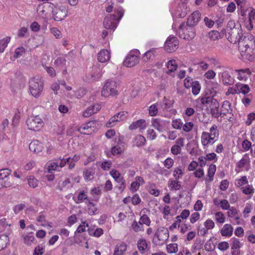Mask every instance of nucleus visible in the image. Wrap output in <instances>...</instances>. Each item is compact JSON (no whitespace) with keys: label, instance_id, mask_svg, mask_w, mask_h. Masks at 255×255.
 <instances>
[{"label":"nucleus","instance_id":"1","mask_svg":"<svg viewBox=\"0 0 255 255\" xmlns=\"http://www.w3.org/2000/svg\"><path fill=\"white\" fill-rule=\"evenodd\" d=\"M222 34L224 35L230 42L234 44L238 43L241 55L244 60L255 61V41L253 35H248L242 39L241 30L236 27L234 20L228 22L226 28L222 30Z\"/></svg>","mask_w":255,"mask_h":255},{"label":"nucleus","instance_id":"2","mask_svg":"<svg viewBox=\"0 0 255 255\" xmlns=\"http://www.w3.org/2000/svg\"><path fill=\"white\" fill-rule=\"evenodd\" d=\"M114 12L117 13V15L111 14L105 18L103 25L105 28L112 29L114 30L117 27V23L124 15V10L121 6L115 7Z\"/></svg>","mask_w":255,"mask_h":255},{"label":"nucleus","instance_id":"3","mask_svg":"<svg viewBox=\"0 0 255 255\" xmlns=\"http://www.w3.org/2000/svg\"><path fill=\"white\" fill-rule=\"evenodd\" d=\"M189 0H175L172 4L170 12L173 18L185 17L189 11L188 2Z\"/></svg>","mask_w":255,"mask_h":255},{"label":"nucleus","instance_id":"4","mask_svg":"<svg viewBox=\"0 0 255 255\" xmlns=\"http://www.w3.org/2000/svg\"><path fill=\"white\" fill-rule=\"evenodd\" d=\"M29 91L31 94L37 98L41 95L43 89V83L39 77H33L29 82Z\"/></svg>","mask_w":255,"mask_h":255},{"label":"nucleus","instance_id":"5","mask_svg":"<svg viewBox=\"0 0 255 255\" xmlns=\"http://www.w3.org/2000/svg\"><path fill=\"white\" fill-rule=\"evenodd\" d=\"M178 33L181 38L190 40L195 36V28L193 26L182 23L179 27Z\"/></svg>","mask_w":255,"mask_h":255},{"label":"nucleus","instance_id":"6","mask_svg":"<svg viewBox=\"0 0 255 255\" xmlns=\"http://www.w3.org/2000/svg\"><path fill=\"white\" fill-rule=\"evenodd\" d=\"M70 157H68L67 159L59 157L48 162L47 163L48 172L51 173L53 171H59L60 169L66 165L67 162H69L70 161Z\"/></svg>","mask_w":255,"mask_h":255},{"label":"nucleus","instance_id":"7","mask_svg":"<svg viewBox=\"0 0 255 255\" xmlns=\"http://www.w3.org/2000/svg\"><path fill=\"white\" fill-rule=\"evenodd\" d=\"M140 52L137 49L130 51L124 61V65L127 67H131L136 65L139 61Z\"/></svg>","mask_w":255,"mask_h":255},{"label":"nucleus","instance_id":"8","mask_svg":"<svg viewBox=\"0 0 255 255\" xmlns=\"http://www.w3.org/2000/svg\"><path fill=\"white\" fill-rule=\"evenodd\" d=\"M118 95L117 90V83L115 81L107 80L102 90V95L105 97H108L111 95Z\"/></svg>","mask_w":255,"mask_h":255},{"label":"nucleus","instance_id":"9","mask_svg":"<svg viewBox=\"0 0 255 255\" xmlns=\"http://www.w3.org/2000/svg\"><path fill=\"white\" fill-rule=\"evenodd\" d=\"M26 123L27 128L33 131L39 130L43 125L42 120L38 116L29 117Z\"/></svg>","mask_w":255,"mask_h":255},{"label":"nucleus","instance_id":"10","mask_svg":"<svg viewBox=\"0 0 255 255\" xmlns=\"http://www.w3.org/2000/svg\"><path fill=\"white\" fill-rule=\"evenodd\" d=\"M169 238V232L166 228L158 229L154 234L153 242L155 244H159L161 242H164Z\"/></svg>","mask_w":255,"mask_h":255},{"label":"nucleus","instance_id":"11","mask_svg":"<svg viewBox=\"0 0 255 255\" xmlns=\"http://www.w3.org/2000/svg\"><path fill=\"white\" fill-rule=\"evenodd\" d=\"M250 168V159L247 154H246L237 163L235 171L239 173L242 171H248Z\"/></svg>","mask_w":255,"mask_h":255},{"label":"nucleus","instance_id":"12","mask_svg":"<svg viewBox=\"0 0 255 255\" xmlns=\"http://www.w3.org/2000/svg\"><path fill=\"white\" fill-rule=\"evenodd\" d=\"M179 41L177 38L172 35L169 36L165 41L164 47L168 52H172L177 49Z\"/></svg>","mask_w":255,"mask_h":255},{"label":"nucleus","instance_id":"13","mask_svg":"<svg viewBox=\"0 0 255 255\" xmlns=\"http://www.w3.org/2000/svg\"><path fill=\"white\" fill-rule=\"evenodd\" d=\"M53 17L56 21H61L67 16L68 9L65 6H60L55 8L53 11Z\"/></svg>","mask_w":255,"mask_h":255},{"label":"nucleus","instance_id":"14","mask_svg":"<svg viewBox=\"0 0 255 255\" xmlns=\"http://www.w3.org/2000/svg\"><path fill=\"white\" fill-rule=\"evenodd\" d=\"M128 115V113L125 111L121 112L114 116L111 118L109 122L107 123V127H112L116 125V123L121 122L126 119Z\"/></svg>","mask_w":255,"mask_h":255},{"label":"nucleus","instance_id":"15","mask_svg":"<svg viewBox=\"0 0 255 255\" xmlns=\"http://www.w3.org/2000/svg\"><path fill=\"white\" fill-rule=\"evenodd\" d=\"M95 126V122L90 121L78 128L77 131L82 134H90L94 130Z\"/></svg>","mask_w":255,"mask_h":255},{"label":"nucleus","instance_id":"16","mask_svg":"<svg viewBox=\"0 0 255 255\" xmlns=\"http://www.w3.org/2000/svg\"><path fill=\"white\" fill-rule=\"evenodd\" d=\"M103 74L102 68L100 66L94 65L92 67V71L89 75V80L91 81H98L102 77Z\"/></svg>","mask_w":255,"mask_h":255},{"label":"nucleus","instance_id":"17","mask_svg":"<svg viewBox=\"0 0 255 255\" xmlns=\"http://www.w3.org/2000/svg\"><path fill=\"white\" fill-rule=\"evenodd\" d=\"M73 200L76 204L83 203L85 200L88 202V195L84 190L76 192L72 197Z\"/></svg>","mask_w":255,"mask_h":255},{"label":"nucleus","instance_id":"18","mask_svg":"<svg viewBox=\"0 0 255 255\" xmlns=\"http://www.w3.org/2000/svg\"><path fill=\"white\" fill-rule=\"evenodd\" d=\"M184 139L183 137H179L175 141V144L171 148V152L174 155H178L180 153L181 148L184 146Z\"/></svg>","mask_w":255,"mask_h":255},{"label":"nucleus","instance_id":"19","mask_svg":"<svg viewBox=\"0 0 255 255\" xmlns=\"http://www.w3.org/2000/svg\"><path fill=\"white\" fill-rule=\"evenodd\" d=\"M147 123L145 120L140 119L133 122L129 126V129L134 130L139 128L140 132H142L147 127Z\"/></svg>","mask_w":255,"mask_h":255},{"label":"nucleus","instance_id":"20","mask_svg":"<svg viewBox=\"0 0 255 255\" xmlns=\"http://www.w3.org/2000/svg\"><path fill=\"white\" fill-rule=\"evenodd\" d=\"M166 121L159 118L151 120V126L159 132H162L166 127Z\"/></svg>","mask_w":255,"mask_h":255},{"label":"nucleus","instance_id":"21","mask_svg":"<svg viewBox=\"0 0 255 255\" xmlns=\"http://www.w3.org/2000/svg\"><path fill=\"white\" fill-rule=\"evenodd\" d=\"M200 18V12L198 10L195 11L188 17L186 24L194 26L198 23Z\"/></svg>","mask_w":255,"mask_h":255},{"label":"nucleus","instance_id":"22","mask_svg":"<svg viewBox=\"0 0 255 255\" xmlns=\"http://www.w3.org/2000/svg\"><path fill=\"white\" fill-rule=\"evenodd\" d=\"M101 109V106L99 104H95L89 106L83 113L84 117H89L92 115L97 113Z\"/></svg>","mask_w":255,"mask_h":255},{"label":"nucleus","instance_id":"23","mask_svg":"<svg viewBox=\"0 0 255 255\" xmlns=\"http://www.w3.org/2000/svg\"><path fill=\"white\" fill-rule=\"evenodd\" d=\"M137 247L139 253L144 254L149 249L150 244L144 239L141 238L137 241Z\"/></svg>","mask_w":255,"mask_h":255},{"label":"nucleus","instance_id":"24","mask_svg":"<svg viewBox=\"0 0 255 255\" xmlns=\"http://www.w3.org/2000/svg\"><path fill=\"white\" fill-rule=\"evenodd\" d=\"M216 171V166L213 164L210 165L208 169L207 177L205 178V184L207 186L213 180Z\"/></svg>","mask_w":255,"mask_h":255},{"label":"nucleus","instance_id":"25","mask_svg":"<svg viewBox=\"0 0 255 255\" xmlns=\"http://www.w3.org/2000/svg\"><path fill=\"white\" fill-rule=\"evenodd\" d=\"M127 249V245L124 242L118 243L114 249L113 255H124Z\"/></svg>","mask_w":255,"mask_h":255},{"label":"nucleus","instance_id":"26","mask_svg":"<svg viewBox=\"0 0 255 255\" xmlns=\"http://www.w3.org/2000/svg\"><path fill=\"white\" fill-rule=\"evenodd\" d=\"M29 148L31 151L38 153L42 151L43 147L42 144L39 141L33 140L30 143Z\"/></svg>","mask_w":255,"mask_h":255},{"label":"nucleus","instance_id":"27","mask_svg":"<svg viewBox=\"0 0 255 255\" xmlns=\"http://www.w3.org/2000/svg\"><path fill=\"white\" fill-rule=\"evenodd\" d=\"M97 57L98 60L100 62H106L110 60L111 53L108 50L102 49L98 53Z\"/></svg>","mask_w":255,"mask_h":255},{"label":"nucleus","instance_id":"28","mask_svg":"<svg viewBox=\"0 0 255 255\" xmlns=\"http://www.w3.org/2000/svg\"><path fill=\"white\" fill-rule=\"evenodd\" d=\"M215 142V140L214 139V137H212L209 134L208 132L203 131L201 134V143L203 146H205L208 144H213Z\"/></svg>","mask_w":255,"mask_h":255},{"label":"nucleus","instance_id":"29","mask_svg":"<svg viewBox=\"0 0 255 255\" xmlns=\"http://www.w3.org/2000/svg\"><path fill=\"white\" fill-rule=\"evenodd\" d=\"M144 183V181L142 177L136 176L135 178V181L131 182L130 184V190L132 192H135L138 190L139 186Z\"/></svg>","mask_w":255,"mask_h":255},{"label":"nucleus","instance_id":"30","mask_svg":"<svg viewBox=\"0 0 255 255\" xmlns=\"http://www.w3.org/2000/svg\"><path fill=\"white\" fill-rule=\"evenodd\" d=\"M220 233L222 236L230 237L233 235V228L231 225L226 224L223 226Z\"/></svg>","mask_w":255,"mask_h":255},{"label":"nucleus","instance_id":"31","mask_svg":"<svg viewBox=\"0 0 255 255\" xmlns=\"http://www.w3.org/2000/svg\"><path fill=\"white\" fill-rule=\"evenodd\" d=\"M222 80L224 85H232L234 83V79L227 71H224L221 73Z\"/></svg>","mask_w":255,"mask_h":255},{"label":"nucleus","instance_id":"32","mask_svg":"<svg viewBox=\"0 0 255 255\" xmlns=\"http://www.w3.org/2000/svg\"><path fill=\"white\" fill-rule=\"evenodd\" d=\"M235 72L237 73V78L239 80L246 81L251 72L249 69L236 70Z\"/></svg>","mask_w":255,"mask_h":255},{"label":"nucleus","instance_id":"33","mask_svg":"<svg viewBox=\"0 0 255 255\" xmlns=\"http://www.w3.org/2000/svg\"><path fill=\"white\" fill-rule=\"evenodd\" d=\"M74 183L70 179L66 178L64 181L59 183L58 189L61 191L66 190L73 187Z\"/></svg>","mask_w":255,"mask_h":255},{"label":"nucleus","instance_id":"34","mask_svg":"<svg viewBox=\"0 0 255 255\" xmlns=\"http://www.w3.org/2000/svg\"><path fill=\"white\" fill-rule=\"evenodd\" d=\"M211 113L215 118H218L222 115L221 112L219 111V103L217 101H213V104L210 106Z\"/></svg>","mask_w":255,"mask_h":255},{"label":"nucleus","instance_id":"35","mask_svg":"<svg viewBox=\"0 0 255 255\" xmlns=\"http://www.w3.org/2000/svg\"><path fill=\"white\" fill-rule=\"evenodd\" d=\"M168 69L167 73L172 76H174L173 72L177 68V64L175 60H170L166 64Z\"/></svg>","mask_w":255,"mask_h":255},{"label":"nucleus","instance_id":"36","mask_svg":"<svg viewBox=\"0 0 255 255\" xmlns=\"http://www.w3.org/2000/svg\"><path fill=\"white\" fill-rule=\"evenodd\" d=\"M232 112V109L231 103L228 101H224L221 108V114L224 116L228 114H231Z\"/></svg>","mask_w":255,"mask_h":255},{"label":"nucleus","instance_id":"37","mask_svg":"<svg viewBox=\"0 0 255 255\" xmlns=\"http://www.w3.org/2000/svg\"><path fill=\"white\" fill-rule=\"evenodd\" d=\"M198 101H200L201 103L203 105H212L213 104V101H217L213 97L207 96L206 95L202 96L197 99Z\"/></svg>","mask_w":255,"mask_h":255},{"label":"nucleus","instance_id":"38","mask_svg":"<svg viewBox=\"0 0 255 255\" xmlns=\"http://www.w3.org/2000/svg\"><path fill=\"white\" fill-rule=\"evenodd\" d=\"M168 187L170 190H178L181 188V184L177 179H170L168 181Z\"/></svg>","mask_w":255,"mask_h":255},{"label":"nucleus","instance_id":"39","mask_svg":"<svg viewBox=\"0 0 255 255\" xmlns=\"http://www.w3.org/2000/svg\"><path fill=\"white\" fill-rule=\"evenodd\" d=\"M248 183V180L246 176H241L240 178H236L235 180V185L239 188H242Z\"/></svg>","mask_w":255,"mask_h":255},{"label":"nucleus","instance_id":"40","mask_svg":"<svg viewBox=\"0 0 255 255\" xmlns=\"http://www.w3.org/2000/svg\"><path fill=\"white\" fill-rule=\"evenodd\" d=\"M95 171L92 168H88L83 172V176L86 181H90L94 178Z\"/></svg>","mask_w":255,"mask_h":255},{"label":"nucleus","instance_id":"41","mask_svg":"<svg viewBox=\"0 0 255 255\" xmlns=\"http://www.w3.org/2000/svg\"><path fill=\"white\" fill-rule=\"evenodd\" d=\"M88 207V213L91 215L97 214L98 212V209L97 208L95 204L88 200V202H86Z\"/></svg>","mask_w":255,"mask_h":255},{"label":"nucleus","instance_id":"42","mask_svg":"<svg viewBox=\"0 0 255 255\" xmlns=\"http://www.w3.org/2000/svg\"><path fill=\"white\" fill-rule=\"evenodd\" d=\"M10 37L6 36L0 40V53H2L10 41Z\"/></svg>","mask_w":255,"mask_h":255},{"label":"nucleus","instance_id":"43","mask_svg":"<svg viewBox=\"0 0 255 255\" xmlns=\"http://www.w3.org/2000/svg\"><path fill=\"white\" fill-rule=\"evenodd\" d=\"M208 134L212 137H214V139L216 141L219 136V131L217 126L214 125L210 128V132Z\"/></svg>","mask_w":255,"mask_h":255},{"label":"nucleus","instance_id":"44","mask_svg":"<svg viewBox=\"0 0 255 255\" xmlns=\"http://www.w3.org/2000/svg\"><path fill=\"white\" fill-rule=\"evenodd\" d=\"M27 180L29 186L32 188H36L38 185V180L33 175H30L27 177Z\"/></svg>","mask_w":255,"mask_h":255},{"label":"nucleus","instance_id":"45","mask_svg":"<svg viewBox=\"0 0 255 255\" xmlns=\"http://www.w3.org/2000/svg\"><path fill=\"white\" fill-rule=\"evenodd\" d=\"M209 37L212 40H216L219 39L220 37H223L224 35L222 34V31L219 32L217 30H212L209 33Z\"/></svg>","mask_w":255,"mask_h":255},{"label":"nucleus","instance_id":"46","mask_svg":"<svg viewBox=\"0 0 255 255\" xmlns=\"http://www.w3.org/2000/svg\"><path fill=\"white\" fill-rule=\"evenodd\" d=\"M110 174L117 182H120L124 179L121 173L116 170L112 169Z\"/></svg>","mask_w":255,"mask_h":255},{"label":"nucleus","instance_id":"47","mask_svg":"<svg viewBox=\"0 0 255 255\" xmlns=\"http://www.w3.org/2000/svg\"><path fill=\"white\" fill-rule=\"evenodd\" d=\"M167 252L169 254L176 253L178 252V245L176 243H170L166 245Z\"/></svg>","mask_w":255,"mask_h":255},{"label":"nucleus","instance_id":"48","mask_svg":"<svg viewBox=\"0 0 255 255\" xmlns=\"http://www.w3.org/2000/svg\"><path fill=\"white\" fill-rule=\"evenodd\" d=\"M13 184L12 179L10 178L9 176L5 178L3 180L0 181V187L8 188L12 186Z\"/></svg>","mask_w":255,"mask_h":255},{"label":"nucleus","instance_id":"49","mask_svg":"<svg viewBox=\"0 0 255 255\" xmlns=\"http://www.w3.org/2000/svg\"><path fill=\"white\" fill-rule=\"evenodd\" d=\"M242 189L243 193L246 195H253L255 192V189L253 185H249L248 183Z\"/></svg>","mask_w":255,"mask_h":255},{"label":"nucleus","instance_id":"50","mask_svg":"<svg viewBox=\"0 0 255 255\" xmlns=\"http://www.w3.org/2000/svg\"><path fill=\"white\" fill-rule=\"evenodd\" d=\"M145 137L141 135H138L134 138V142L136 146H140L143 145L145 143Z\"/></svg>","mask_w":255,"mask_h":255},{"label":"nucleus","instance_id":"51","mask_svg":"<svg viewBox=\"0 0 255 255\" xmlns=\"http://www.w3.org/2000/svg\"><path fill=\"white\" fill-rule=\"evenodd\" d=\"M183 175V170L181 166L175 168L173 170V175L175 179H179Z\"/></svg>","mask_w":255,"mask_h":255},{"label":"nucleus","instance_id":"52","mask_svg":"<svg viewBox=\"0 0 255 255\" xmlns=\"http://www.w3.org/2000/svg\"><path fill=\"white\" fill-rule=\"evenodd\" d=\"M191 87L192 88V92L193 95H197L199 93L201 90V86L199 82L197 81H194L192 83V85Z\"/></svg>","mask_w":255,"mask_h":255},{"label":"nucleus","instance_id":"53","mask_svg":"<svg viewBox=\"0 0 255 255\" xmlns=\"http://www.w3.org/2000/svg\"><path fill=\"white\" fill-rule=\"evenodd\" d=\"M158 104L157 103L153 104L149 106L148 108V113L150 116H155L158 113Z\"/></svg>","mask_w":255,"mask_h":255},{"label":"nucleus","instance_id":"54","mask_svg":"<svg viewBox=\"0 0 255 255\" xmlns=\"http://www.w3.org/2000/svg\"><path fill=\"white\" fill-rule=\"evenodd\" d=\"M154 49H151L146 51L144 54V55L142 57L143 61L144 62H147L149 60L152 59L154 56Z\"/></svg>","mask_w":255,"mask_h":255},{"label":"nucleus","instance_id":"55","mask_svg":"<svg viewBox=\"0 0 255 255\" xmlns=\"http://www.w3.org/2000/svg\"><path fill=\"white\" fill-rule=\"evenodd\" d=\"M88 227L89 225L86 221L82 222L81 224L78 227L76 231L75 232V234H76L77 233H83L87 230V229L88 228Z\"/></svg>","mask_w":255,"mask_h":255},{"label":"nucleus","instance_id":"56","mask_svg":"<svg viewBox=\"0 0 255 255\" xmlns=\"http://www.w3.org/2000/svg\"><path fill=\"white\" fill-rule=\"evenodd\" d=\"M206 60L209 63V65L212 66V67L217 66V68H220L221 67V66L219 65V62L218 60L216 59L214 57H207L206 58Z\"/></svg>","mask_w":255,"mask_h":255},{"label":"nucleus","instance_id":"57","mask_svg":"<svg viewBox=\"0 0 255 255\" xmlns=\"http://www.w3.org/2000/svg\"><path fill=\"white\" fill-rule=\"evenodd\" d=\"M131 227L135 232H139L144 230L143 227L140 222L134 221L131 225Z\"/></svg>","mask_w":255,"mask_h":255},{"label":"nucleus","instance_id":"58","mask_svg":"<svg viewBox=\"0 0 255 255\" xmlns=\"http://www.w3.org/2000/svg\"><path fill=\"white\" fill-rule=\"evenodd\" d=\"M215 220L217 222L223 224L225 222L224 214L221 212H217L215 214Z\"/></svg>","mask_w":255,"mask_h":255},{"label":"nucleus","instance_id":"59","mask_svg":"<svg viewBox=\"0 0 255 255\" xmlns=\"http://www.w3.org/2000/svg\"><path fill=\"white\" fill-rule=\"evenodd\" d=\"M231 249L232 250L239 249L242 247V244L240 243L239 239L233 238L231 240Z\"/></svg>","mask_w":255,"mask_h":255},{"label":"nucleus","instance_id":"60","mask_svg":"<svg viewBox=\"0 0 255 255\" xmlns=\"http://www.w3.org/2000/svg\"><path fill=\"white\" fill-rule=\"evenodd\" d=\"M25 207V204L21 203L14 205L12 208V210L15 214H18Z\"/></svg>","mask_w":255,"mask_h":255},{"label":"nucleus","instance_id":"61","mask_svg":"<svg viewBox=\"0 0 255 255\" xmlns=\"http://www.w3.org/2000/svg\"><path fill=\"white\" fill-rule=\"evenodd\" d=\"M195 112L194 109L192 108H187L185 109L182 116L185 120H187V118L189 117L193 116Z\"/></svg>","mask_w":255,"mask_h":255},{"label":"nucleus","instance_id":"62","mask_svg":"<svg viewBox=\"0 0 255 255\" xmlns=\"http://www.w3.org/2000/svg\"><path fill=\"white\" fill-rule=\"evenodd\" d=\"M172 127L176 129H181L182 128L183 122L180 119H176L172 122Z\"/></svg>","mask_w":255,"mask_h":255},{"label":"nucleus","instance_id":"63","mask_svg":"<svg viewBox=\"0 0 255 255\" xmlns=\"http://www.w3.org/2000/svg\"><path fill=\"white\" fill-rule=\"evenodd\" d=\"M206 230H204V234H206L208 230L212 229L215 227V223L211 219H207L204 224Z\"/></svg>","mask_w":255,"mask_h":255},{"label":"nucleus","instance_id":"64","mask_svg":"<svg viewBox=\"0 0 255 255\" xmlns=\"http://www.w3.org/2000/svg\"><path fill=\"white\" fill-rule=\"evenodd\" d=\"M66 60L64 57H59L54 61V64L59 68L63 67L66 65Z\"/></svg>","mask_w":255,"mask_h":255}]
</instances>
